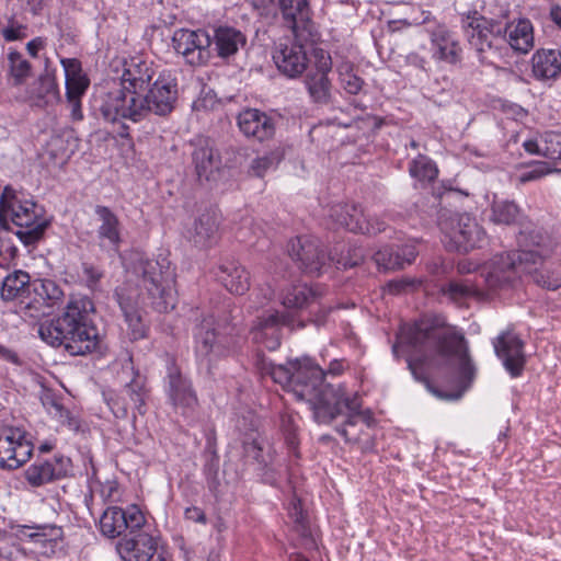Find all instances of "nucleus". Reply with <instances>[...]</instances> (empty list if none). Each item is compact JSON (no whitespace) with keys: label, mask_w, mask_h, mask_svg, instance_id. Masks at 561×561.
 I'll return each instance as SVG.
<instances>
[{"label":"nucleus","mask_w":561,"mask_h":561,"mask_svg":"<svg viewBox=\"0 0 561 561\" xmlns=\"http://www.w3.org/2000/svg\"><path fill=\"white\" fill-rule=\"evenodd\" d=\"M277 163L276 157L274 154H265L262 157L255 158L250 165V173L252 175L262 178L265 173L273 169Z\"/></svg>","instance_id":"obj_53"},{"label":"nucleus","mask_w":561,"mask_h":561,"mask_svg":"<svg viewBox=\"0 0 561 561\" xmlns=\"http://www.w3.org/2000/svg\"><path fill=\"white\" fill-rule=\"evenodd\" d=\"M543 157L550 160H561V134L548 131L542 135Z\"/></svg>","instance_id":"obj_49"},{"label":"nucleus","mask_w":561,"mask_h":561,"mask_svg":"<svg viewBox=\"0 0 561 561\" xmlns=\"http://www.w3.org/2000/svg\"><path fill=\"white\" fill-rule=\"evenodd\" d=\"M314 43L296 37L294 41L280 42L273 53L277 69L288 78L299 77L307 68V53Z\"/></svg>","instance_id":"obj_17"},{"label":"nucleus","mask_w":561,"mask_h":561,"mask_svg":"<svg viewBox=\"0 0 561 561\" xmlns=\"http://www.w3.org/2000/svg\"><path fill=\"white\" fill-rule=\"evenodd\" d=\"M522 216L520 208L514 202L494 198L491 204L490 220L495 225H515Z\"/></svg>","instance_id":"obj_39"},{"label":"nucleus","mask_w":561,"mask_h":561,"mask_svg":"<svg viewBox=\"0 0 561 561\" xmlns=\"http://www.w3.org/2000/svg\"><path fill=\"white\" fill-rule=\"evenodd\" d=\"M214 43L218 57L229 58L238 53L247 43L245 35L231 26H219L214 32Z\"/></svg>","instance_id":"obj_37"},{"label":"nucleus","mask_w":561,"mask_h":561,"mask_svg":"<svg viewBox=\"0 0 561 561\" xmlns=\"http://www.w3.org/2000/svg\"><path fill=\"white\" fill-rule=\"evenodd\" d=\"M164 381L167 396L175 411L183 416H192L198 404L197 396L191 381L173 362L168 365Z\"/></svg>","instance_id":"obj_16"},{"label":"nucleus","mask_w":561,"mask_h":561,"mask_svg":"<svg viewBox=\"0 0 561 561\" xmlns=\"http://www.w3.org/2000/svg\"><path fill=\"white\" fill-rule=\"evenodd\" d=\"M146 91V94L107 92L100 105L102 116L112 123L119 119L137 123L151 113L163 116L173 111L178 100V80L171 71L160 72Z\"/></svg>","instance_id":"obj_3"},{"label":"nucleus","mask_w":561,"mask_h":561,"mask_svg":"<svg viewBox=\"0 0 561 561\" xmlns=\"http://www.w3.org/2000/svg\"><path fill=\"white\" fill-rule=\"evenodd\" d=\"M16 546L13 538L5 533L0 531V559L8 561H15L16 558Z\"/></svg>","instance_id":"obj_55"},{"label":"nucleus","mask_w":561,"mask_h":561,"mask_svg":"<svg viewBox=\"0 0 561 561\" xmlns=\"http://www.w3.org/2000/svg\"><path fill=\"white\" fill-rule=\"evenodd\" d=\"M218 218L214 211L199 215L187 228L186 237L198 248H207L217 241Z\"/></svg>","instance_id":"obj_34"},{"label":"nucleus","mask_w":561,"mask_h":561,"mask_svg":"<svg viewBox=\"0 0 561 561\" xmlns=\"http://www.w3.org/2000/svg\"><path fill=\"white\" fill-rule=\"evenodd\" d=\"M260 370L263 376H270L275 383L291 392L297 400L306 402L318 424H330L342 414L347 415L350 424L356 417L368 419L359 411L360 403L356 393L346 391L343 386L323 388L322 368L311 358L290 360L286 365H275L263 359Z\"/></svg>","instance_id":"obj_2"},{"label":"nucleus","mask_w":561,"mask_h":561,"mask_svg":"<svg viewBox=\"0 0 561 561\" xmlns=\"http://www.w3.org/2000/svg\"><path fill=\"white\" fill-rule=\"evenodd\" d=\"M65 72L66 96H83L90 85V79L77 58H61Z\"/></svg>","instance_id":"obj_36"},{"label":"nucleus","mask_w":561,"mask_h":561,"mask_svg":"<svg viewBox=\"0 0 561 561\" xmlns=\"http://www.w3.org/2000/svg\"><path fill=\"white\" fill-rule=\"evenodd\" d=\"M70 471V459L64 456L50 459H37L24 472L25 480L32 486H42L61 479Z\"/></svg>","instance_id":"obj_22"},{"label":"nucleus","mask_w":561,"mask_h":561,"mask_svg":"<svg viewBox=\"0 0 561 561\" xmlns=\"http://www.w3.org/2000/svg\"><path fill=\"white\" fill-rule=\"evenodd\" d=\"M172 43L176 54L191 66H203L211 57V37L205 30H176Z\"/></svg>","instance_id":"obj_12"},{"label":"nucleus","mask_w":561,"mask_h":561,"mask_svg":"<svg viewBox=\"0 0 561 561\" xmlns=\"http://www.w3.org/2000/svg\"><path fill=\"white\" fill-rule=\"evenodd\" d=\"M421 282L414 278H402L399 280H391L388 283L387 287L389 293L391 294H400L407 290L410 287H415L420 285Z\"/></svg>","instance_id":"obj_58"},{"label":"nucleus","mask_w":561,"mask_h":561,"mask_svg":"<svg viewBox=\"0 0 561 561\" xmlns=\"http://www.w3.org/2000/svg\"><path fill=\"white\" fill-rule=\"evenodd\" d=\"M99 226L96 238L102 250L116 253L122 243V226L118 217L106 206L98 205L94 209Z\"/></svg>","instance_id":"obj_24"},{"label":"nucleus","mask_w":561,"mask_h":561,"mask_svg":"<svg viewBox=\"0 0 561 561\" xmlns=\"http://www.w3.org/2000/svg\"><path fill=\"white\" fill-rule=\"evenodd\" d=\"M133 379L126 383L122 392V402L115 400L108 402L110 408L117 417H125L128 409H136L140 414L144 413L142 408L147 397L145 388V379L138 374L133 371Z\"/></svg>","instance_id":"obj_30"},{"label":"nucleus","mask_w":561,"mask_h":561,"mask_svg":"<svg viewBox=\"0 0 561 561\" xmlns=\"http://www.w3.org/2000/svg\"><path fill=\"white\" fill-rule=\"evenodd\" d=\"M345 368H346V365H345V362H344V360H342V359H333V360L330 363L329 368H328V370H327V371H324V370L322 369V371H323V377H322L323 388H325V386H331V387H334V388H336V387H339V386H343V387L346 389V391H350V392H354V393H356V394H357V397H358L359 403L362 404V399H360V397H359V394H358V392H357V391H355V390H353V389H348L344 383H339V385H335V386H334V385H331V383H327V382H324V377H325L327 375H330V376H333V377L340 376V375L344 371V369H345ZM359 411H360V413H363V414L367 415V416H368V419H367V420H365V419H363V417H356V419L354 420V422H353L352 424H350V423H348V417H347V415H345V414H342V415H341V416H345V417H346V422H345V425H343V426H341V427H339V428H337V432H339V434H340L341 436H343L347 442H353V440H354V442H357V440L359 439V437H358V436H356L354 433H352V432L350 431V427H353V426H354L355 424H357L358 422H363L366 426H369V424H370L371 416H370L369 412H365V411H363V410H362V407L359 408Z\"/></svg>","instance_id":"obj_38"},{"label":"nucleus","mask_w":561,"mask_h":561,"mask_svg":"<svg viewBox=\"0 0 561 561\" xmlns=\"http://www.w3.org/2000/svg\"><path fill=\"white\" fill-rule=\"evenodd\" d=\"M146 526V516L137 505L126 508L108 507L100 518V530L108 538L119 537L124 531L136 534Z\"/></svg>","instance_id":"obj_15"},{"label":"nucleus","mask_w":561,"mask_h":561,"mask_svg":"<svg viewBox=\"0 0 561 561\" xmlns=\"http://www.w3.org/2000/svg\"><path fill=\"white\" fill-rule=\"evenodd\" d=\"M18 249L8 236L0 237V267H7L16 255Z\"/></svg>","instance_id":"obj_54"},{"label":"nucleus","mask_w":561,"mask_h":561,"mask_svg":"<svg viewBox=\"0 0 561 561\" xmlns=\"http://www.w3.org/2000/svg\"><path fill=\"white\" fill-rule=\"evenodd\" d=\"M130 538H123L116 550L124 561H150L157 551L156 538L147 531H140Z\"/></svg>","instance_id":"obj_27"},{"label":"nucleus","mask_w":561,"mask_h":561,"mask_svg":"<svg viewBox=\"0 0 561 561\" xmlns=\"http://www.w3.org/2000/svg\"><path fill=\"white\" fill-rule=\"evenodd\" d=\"M184 516L186 519L199 523V524H206V515L204 511L199 507H187L184 512Z\"/></svg>","instance_id":"obj_62"},{"label":"nucleus","mask_w":561,"mask_h":561,"mask_svg":"<svg viewBox=\"0 0 561 561\" xmlns=\"http://www.w3.org/2000/svg\"><path fill=\"white\" fill-rule=\"evenodd\" d=\"M551 251H553L552 248V241L550 240ZM552 252L549 254L538 259L537 262L534 263L531 260L527 264V268L524 270L525 274H529L531 279L539 286L547 288L549 290H556L558 288H561V277L556 276L553 273H550L548 270H539L537 268V264L541 263V261L546 257H548Z\"/></svg>","instance_id":"obj_42"},{"label":"nucleus","mask_w":561,"mask_h":561,"mask_svg":"<svg viewBox=\"0 0 561 561\" xmlns=\"http://www.w3.org/2000/svg\"><path fill=\"white\" fill-rule=\"evenodd\" d=\"M502 41L517 53L527 54L535 45L534 26L528 19L514 20L502 30Z\"/></svg>","instance_id":"obj_32"},{"label":"nucleus","mask_w":561,"mask_h":561,"mask_svg":"<svg viewBox=\"0 0 561 561\" xmlns=\"http://www.w3.org/2000/svg\"><path fill=\"white\" fill-rule=\"evenodd\" d=\"M320 298V291L307 284L299 283L287 286L279 294L280 305L286 311L263 309L250 330L252 340L270 351L276 350L280 345V328L284 325L291 329L304 328L305 322L297 321L295 312L313 305L322 307Z\"/></svg>","instance_id":"obj_5"},{"label":"nucleus","mask_w":561,"mask_h":561,"mask_svg":"<svg viewBox=\"0 0 561 561\" xmlns=\"http://www.w3.org/2000/svg\"><path fill=\"white\" fill-rule=\"evenodd\" d=\"M519 249L494 255L483 267L481 277L491 290L513 284L524 274L528 262H537L551 252L550 237L540 230L520 231Z\"/></svg>","instance_id":"obj_6"},{"label":"nucleus","mask_w":561,"mask_h":561,"mask_svg":"<svg viewBox=\"0 0 561 561\" xmlns=\"http://www.w3.org/2000/svg\"><path fill=\"white\" fill-rule=\"evenodd\" d=\"M30 435L21 427L9 426L0 432V468L18 469L32 456Z\"/></svg>","instance_id":"obj_13"},{"label":"nucleus","mask_w":561,"mask_h":561,"mask_svg":"<svg viewBox=\"0 0 561 561\" xmlns=\"http://www.w3.org/2000/svg\"><path fill=\"white\" fill-rule=\"evenodd\" d=\"M274 297V289L270 284L257 287L250 299L249 308L260 309L266 307Z\"/></svg>","instance_id":"obj_52"},{"label":"nucleus","mask_w":561,"mask_h":561,"mask_svg":"<svg viewBox=\"0 0 561 561\" xmlns=\"http://www.w3.org/2000/svg\"><path fill=\"white\" fill-rule=\"evenodd\" d=\"M552 170L545 162L537 163L531 170L524 172L519 180L522 183H526L529 181L538 180L547 174H549Z\"/></svg>","instance_id":"obj_56"},{"label":"nucleus","mask_w":561,"mask_h":561,"mask_svg":"<svg viewBox=\"0 0 561 561\" xmlns=\"http://www.w3.org/2000/svg\"><path fill=\"white\" fill-rule=\"evenodd\" d=\"M329 217L337 227H343L352 232L376 234L386 229L382 220L377 217H367L356 205H333L329 209Z\"/></svg>","instance_id":"obj_18"},{"label":"nucleus","mask_w":561,"mask_h":561,"mask_svg":"<svg viewBox=\"0 0 561 561\" xmlns=\"http://www.w3.org/2000/svg\"><path fill=\"white\" fill-rule=\"evenodd\" d=\"M450 240L457 251L468 252L481 248L485 243L486 234L474 217L469 214H461L457 217L453 227Z\"/></svg>","instance_id":"obj_23"},{"label":"nucleus","mask_w":561,"mask_h":561,"mask_svg":"<svg viewBox=\"0 0 561 561\" xmlns=\"http://www.w3.org/2000/svg\"><path fill=\"white\" fill-rule=\"evenodd\" d=\"M26 32L27 26L11 16L2 30V36L7 42L21 41L27 36Z\"/></svg>","instance_id":"obj_51"},{"label":"nucleus","mask_w":561,"mask_h":561,"mask_svg":"<svg viewBox=\"0 0 561 561\" xmlns=\"http://www.w3.org/2000/svg\"><path fill=\"white\" fill-rule=\"evenodd\" d=\"M31 290L34 293L32 304L51 307L62 296L61 289L51 279H36L32 282Z\"/></svg>","instance_id":"obj_41"},{"label":"nucleus","mask_w":561,"mask_h":561,"mask_svg":"<svg viewBox=\"0 0 561 561\" xmlns=\"http://www.w3.org/2000/svg\"><path fill=\"white\" fill-rule=\"evenodd\" d=\"M531 72L537 80L556 79L561 73V51L539 49L531 57Z\"/></svg>","instance_id":"obj_35"},{"label":"nucleus","mask_w":561,"mask_h":561,"mask_svg":"<svg viewBox=\"0 0 561 561\" xmlns=\"http://www.w3.org/2000/svg\"><path fill=\"white\" fill-rule=\"evenodd\" d=\"M409 172L412 178L422 182H432L438 174L436 164L430 158L422 154L411 162Z\"/></svg>","instance_id":"obj_46"},{"label":"nucleus","mask_w":561,"mask_h":561,"mask_svg":"<svg viewBox=\"0 0 561 561\" xmlns=\"http://www.w3.org/2000/svg\"><path fill=\"white\" fill-rule=\"evenodd\" d=\"M0 358L5 362L12 363L15 366L22 365L20 356L14 351L9 350L2 345H0Z\"/></svg>","instance_id":"obj_64"},{"label":"nucleus","mask_w":561,"mask_h":561,"mask_svg":"<svg viewBox=\"0 0 561 561\" xmlns=\"http://www.w3.org/2000/svg\"><path fill=\"white\" fill-rule=\"evenodd\" d=\"M542 136L539 138H530L523 142V148L530 154H537L543 157Z\"/></svg>","instance_id":"obj_61"},{"label":"nucleus","mask_w":561,"mask_h":561,"mask_svg":"<svg viewBox=\"0 0 561 561\" xmlns=\"http://www.w3.org/2000/svg\"><path fill=\"white\" fill-rule=\"evenodd\" d=\"M67 102L70 106V116L73 121H82L83 112L81 99L82 96H66Z\"/></svg>","instance_id":"obj_60"},{"label":"nucleus","mask_w":561,"mask_h":561,"mask_svg":"<svg viewBox=\"0 0 561 561\" xmlns=\"http://www.w3.org/2000/svg\"><path fill=\"white\" fill-rule=\"evenodd\" d=\"M193 162L198 179L205 181H215L222 165L218 151L207 138L197 140Z\"/></svg>","instance_id":"obj_28"},{"label":"nucleus","mask_w":561,"mask_h":561,"mask_svg":"<svg viewBox=\"0 0 561 561\" xmlns=\"http://www.w3.org/2000/svg\"><path fill=\"white\" fill-rule=\"evenodd\" d=\"M240 131L248 138L264 141L274 136L275 124L266 113L255 108L242 111L237 118Z\"/></svg>","instance_id":"obj_26"},{"label":"nucleus","mask_w":561,"mask_h":561,"mask_svg":"<svg viewBox=\"0 0 561 561\" xmlns=\"http://www.w3.org/2000/svg\"><path fill=\"white\" fill-rule=\"evenodd\" d=\"M0 219L19 227L16 236L26 245L39 240L49 224L42 206L10 186L4 187L0 197Z\"/></svg>","instance_id":"obj_7"},{"label":"nucleus","mask_w":561,"mask_h":561,"mask_svg":"<svg viewBox=\"0 0 561 561\" xmlns=\"http://www.w3.org/2000/svg\"><path fill=\"white\" fill-rule=\"evenodd\" d=\"M30 275L25 272L18 271L11 275H8L1 287V297L4 300H13L16 298H23L25 294L31 291Z\"/></svg>","instance_id":"obj_40"},{"label":"nucleus","mask_w":561,"mask_h":561,"mask_svg":"<svg viewBox=\"0 0 561 561\" xmlns=\"http://www.w3.org/2000/svg\"><path fill=\"white\" fill-rule=\"evenodd\" d=\"M400 348L410 353L408 367L416 380L425 379L423 366L450 367L463 388L474 377L476 368L463 334L445 325L440 319L423 318L401 325L392 347L394 356Z\"/></svg>","instance_id":"obj_1"},{"label":"nucleus","mask_w":561,"mask_h":561,"mask_svg":"<svg viewBox=\"0 0 561 561\" xmlns=\"http://www.w3.org/2000/svg\"><path fill=\"white\" fill-rule=\"evenodd\" d=\"M31 106L45 107L60 99V91L54 72L46 71L33 81L19 96Z\"/></svg>","instance_id":"obj_25"},{"label":"nucleus","mask_w":561,"mask_h":561,"mask_svg":"<svg viewBox=\"0 0 561 561\" xmlns=\"http://www.w3.org/2000/svg\"><path fill=\"white\" fill-rule=\"evenodd\" d=\"M62 529L56 525L21 526L15 561H49L61 549Z\"/></svg>","instance_id":"obj_9"},{"label":"nucleus","mask_w":561,"mask_h":561,"mask_svg":"<svg viewBox=\"0 0 561 561\" xmlns=\"http://www.w3.org/2000/svg\"><path fill=\"white\" fill-rule=\"evenodd\" d=\"M220 284L231 294L243 295L250 288L249 272L237 261L222 262L216 272Z\"/></svg>","instance_id":"obj_33"},{"label":"nucleus","mask_w":561,"mask_h":561,"mask_svg":"<svg viewBox=\"0 0 561 561\" xmlns=\"http://www.w3.org/2000/svg\"><path fill=\"white\" fill-rule=\"evenodd\" d=\"M461 46L457 36L447 28L438 27L432 33L434 59L455 65L461 60Z\"/></svg>","instance_id":"obj_31"},{"label":"nucleus","mask_w":561,"mask_h":561,"mask_svg":"<svg viewBox=\"0 0 561 561\" xmlns=\"http://www.w3.org/2000/svg\"><path fill=\"white\" fill-rule=\"evenodd\" d=\"M397 251L400 253L401 261H402V267L405 264H411L417 255V252H416L414 245H411V244H407L402 249L397 250Z\"/></svg>","instance_id":"obj_63"},{"label":"nucleus","mask_w":561,"mask_h":561,"mask_svg":"<svg viewBox=\"0 0 561 561\" xmlns=\"http://www.w3.org/2000/svg\"><path fill=\"white\" fill-rule=\"evenodd\" d=\"M8 71L12 85L18 87L30 77L32 66L20 51L10 49L8 53Z\"/></svg>","instance_id":"obj_43"},{"label":"nucleus","mask_w":561,"mask_h":561,"mask_svg":"<svg viewBox=\"0 0 561 561\" xmlns=\"http://www.w3.org/2000/svg\"><path fill=\"white\" fill-rule=\"evenodd\" d=\"M442 294L455 302H460L463 299L474 296L479 293V285L466 282L450 280L442 287Z\"/></svg>","instance_id":"obj_45"},{"label":"nucleus","mask_w":561,"mask_h":561,"mask_svg":"<svg viewBox=\"0 0 561 561\" xmlns=\"http://www.w3.org/2000/svg\"><path fill=\"white\" fill-rule=\"evenodd\" d=\"M493 347L511 377H519L526 363L520 337L513 331L503 332L493 341Z\"/></svg>","instance_id":"obj_21"},{"label":"nucleus","mask_w":561,"mask_h":561,"mask_svg":"<svg viewBox=\"0 0 561 561\" xmlns=\"http://www.w3.org/2000/svg\"><path fill=\"white\" fill-rule=\"evenodd\" d=\"M288 253L294 261L299 263V267L310 275H320L328 261L327 254L320 248V241L309 236L291 240Z\"/></svg>","instance_id":"obj_19"},{"label":"nucleus","mask_w":561,"mask_h":561,"mask_svg":"<svg viewBox=\"0 0 561 561\" xmlns=\"http://www.w3.org/2000/svg\"><path fill=\"white\" fill-rule=\"evenodd\" d=\"M116 298L125 317L130 339H142L146 335V325L139 312L136 289L123 286L121 290L116 291Z\"/></svg>","instance_id":"obj_29"},{"label":"nucleus","mask_w":561,"mask_h":561,"mask_svg":"<svg viewBox=\"0 0 561 561\" xmlns=\"http://www.w3.org/2000/svg\"><path fill=\"white\" fill-rule=\"evenodd\" d=\"M314 57L317 67L316 73H324L328 76L332 68L331 57L322 49H314Z\"/></svg>","instance_id":"obj_57"},{"label":"nucleus","mask_w":561,"mask_h":561,"mask_svg":"<svg viewBox=\"0 0 561 561\" xmlns=\"http://www.w3.org/2000/svg\"><path fill=\"white\" fill-rule=\"evenodd\" d=\"M157 73L152 61L144 59L141 56H135L125 60L123 72L121 75V89L111 92H123L135 94L144 93L150 85Z\"/></svg>","instance_id":"obj_20"},{"label":"nucleus","mask_w":561,"mask_h":561,"mask_svg":"<svg viewBox=\"0 0 561 561\" xmlns=\"http://www.w3.org/2000/svg\"><path fill=\"white\" fill-rule=\"evenodd\" d=\"M374 261L379 268L385 271L402 268L400 253L392 248L386 247L374 254Z\"/></svg>","instance_id":"obj_48"},{"label":"nucleus","mask_w":561,"mask_h":561,"mask_svg":"<svg viewBox=\"0 0 561 561\" xmlns=\"http://www.w3.org/2000/svg\"><path fill=\"white\" fill-rule=\"evenodd\" d=\"M277 7L284 25L291 30L294 37L306 42L318 41L309 0H277Z\"/></svg>","instance_id":"obj_14"},{"label":"nucleus","mask_w":561,"mask_h":561,"mask_svg":"<svg viewBox=\"0 0 561 561\" xmlns=\"http://www.w3.org/2000/svg\"><path fill=\"white\" fill-rule=\"evenodd\" d=\"M470 46L478 53L479 59L484 64H492L491 56H500L502 42V27L483 18L470 19L465 27Z\"/></svg>","instance_id":"obj_11"},{"label":"nucleus","mask_w":561,"mask_h":561,"mask_svg":"<svg viewBox=\"0 0 561 561\" xmlns=\"http://www.w3.org/2000/svg\"><path fill=\"white\" fill-rule=\"evenodd\" d=\"M92 300L85 296L71 297L61 316L42 323L38 328L41 339L47 344L65 350L73 356L85 355L98 345V329L93 325Z\"/></svg>","instance_id":"obj_4"},{"label":"nucleus","mask_w":561,"mask_h":561,"mask_svg":"<svg viewBox=\"0 0 561 561\" xmlns=\"http://www.w3.org/2000/svg\"><path fill=\"white\" fill-rule=\"evenodd\" d=\"M83 274L88 282V286L94 288L103 276V273L98 267L91 264H83Z\"/></svg>","instance_id":"obj_59"},{"label":"nucleus","mask_w":561,"mask_h":561,"mask_svg":"<svg viewBox=\"0 0 561 561\" xmlns=\"http://www.w3.org/2000/svg\"><path fill=\"white\" fill-rule=\"evenodd\" d=\"M265 438H263L257 432H252L247 435L243 440L244 454L248 458H252L260 465L266 466L268 459L263 455L265 447Z\"/></svg>","instance_id":"obj_47"},{"label":"nucleus","mask_w":561,"mask_h":561,"mask_svg":"<svg viewBox=\"0 0 561 561\" xmlns=\"http://www.w3.org/2000/svg\"><path fill=\"white\" fill-rule=\"evenodd\" d=\"M306 85L314 102L327 103L329 101L331 83L327 75L313 73L308 76Z\"/></svg>","instance_id":"obj_44"},{"label":"nucleus","mask_w":561,"mask_h":561,"mask_svg":"<svg viewBox=\"0 0 561 561\" xmlns=\"http://www.w3.org/2000/svg\"><path fill=\"white\" fill-rule=\"evenodd\" d=\"M340 80L343 89L350 94H357L363 88V80L353 72L350 65L339 69Z\"/></svg>","instance_id":"obj_50"},{"label":"nucleus","mask_w":561,"mask_h":561,"mask_svg":"<svg viewBox=\"0 0 561 561\" xmlns=\"http://www.w3.org/2000/svg\"><path fill=\"white\" fill-rule=\"evenodd\" d=\"M195 354L198 363L210 373L211 368L233 351V339L217 331L211 318L204 319L196 328Z\"/></svg>","instance_id":"obj_10"},{"label":"nucleus","mask_w":561,"mask_h":561,"mask_svg":"<svg viewBox=\"0 0 561 561\" xmlns=\"http://www.w3.org/2000/svg\"><path fill=\"white\" fill-rule=\"evenodd\" d=\"M137 256L139 264L136 272L142 275L149 304L159 312L173 309L176 302L175 274L168 253L161 252L154 260Z\"/></svg>","instance_id":"obj_8"}]
</instances>
